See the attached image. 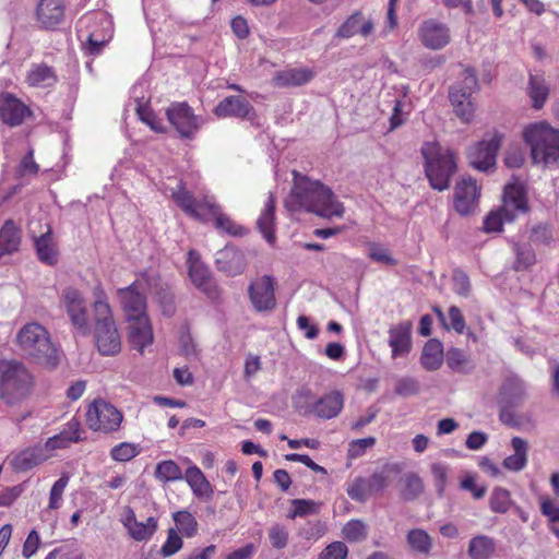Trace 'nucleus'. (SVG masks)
I'll return each mask as SVG.
<instances>
[{"label": "nucleus", "mask_w": 559, "mask_h": 559, "mask_svg": "<svg viewBox=\"0 0 559 559\" xmlns=\"http://www.w3.org/2000/svg\"><path fill=\"white\" fill-rule=\"evenodd\" d=\"M123 414L104 399H95L86 408L85 423L94 432L112 433L120 429Z\"/></svg>", "instance_id": "obj_7"}, {"label": "nucleus", "mask_w": 559, "mask_h": 559, "mask_svg": "<svg viewBox=\"0 0 559 559\" xmlns=\"http://www.w3.org/2000/svg\"><path fill=\"white\" fill-rule=\"evenodd\" d=\"M66 0H37L34 8V21L41 31H58L67 20Z\"/></svg>", "instance_id": "obj_9"}, {"label": "nucleus", "mask_w": 559, "mask_h": 559, "mask_svg": "<svg viewBox=\"0 0 559 559\" xmlns=\"http://www.w3.org/2000/svg\"><path fill=\"white\" fill-rule=\"evenodd\" d=\"M540 512L552 523L559 522V506L548 497L540 499Z\"/></svg>", "instance_id": "obj_64"}, {"label": "nucleus", "mask_w": 559, "mask_h": 559, "mask_svg": "<svg viewBox=\"0 0 559 559\" xmlns=\"http://www.w3.org/2000/svg\"><path fill=\"white\" fill-rule=\"evenodd\" d=\"M525 396V388L523 382L516 378L508 379L500 391V400L508 399L513 405H519Z\"/></svg>", "instance_id": "obj_45"}, {"label": "nucleus", "mask_w": 559, "mask_h": 559, "mask_svg": "<svg viewBox=\"0 0 559 559\" xmlns=\"http://www.w3.org/2000/svg\"><path fill=\"white\" fill-rule=\"evenodd\" d=\"M111 35L108 33L92 32L84 43V50L87 55L97 56L109 41Z\"/></svg>", "instance_id": "obj_56"}, {"label": "nucleus", "mask_w": 559, "mask_h": 559, "mask_svg": "<svg viewBox=\"0 0 559 559\" xmlns=\"http://www.w3.org/2000/svg\"><path fill=\"white\" fill-rule=\"evenodd\" d=\"M61 301L74 329L82 335H86L90 332V325L82 293L74 287H67L62 292Z\"/></svg>", "instance_id": "obj_12"}, {"label": "nucleus", "mask_w": 559, "mask_h": 559, "mask_svg": "<svg viewBox=\"0 0 559 559\" xmlns=\"http://www.w3.org/2000/svg\"><path fill=\"white\" fill-rule=\"evenodd\" d=\"M372 31V21L365 20L364 14L357 11L338 27L336 35L341 38H350L358 34L367 37Z\"/></svg>", "instance_id": "obj_31"}, {"label": "nucleus", "mask_w": 559, "mask_h": 559, "mask_svg": "<svg viewBox=\"0 0 559 559\" xmlns=\"http://www.w3.org/2000/svg\"><path fill=\"white\" fill-rule=\"evenodd\" d=\"M294 185L289 193L292 210H305L324 218L342 217L344 206L330 188L319 180L293 171Z\"/></svg>", "instance_id": "obj_1"}, {"label": "nucleus", "mask_w": 559, "mask_h": 559, "mask_svg": "<svg viewBox=\"0 0 559 559\" xmlns=\"http://www.w3.org/2000/svg\"><path fill=\"white\" fill-rule=\"evenodd\" d=\"M433 312L436 313L437 318L442 323L445 330H454L457 334H462L464 332L465 319L459 307L451 306L449 308V324L447 323V319L443 311L439 307H433Z\"/></svg>", "instance_id": "obj_44"}, {"label": "nucleus", "mask_w": 559, "mask_h": 559, "mask_svg": "<svg viewBox=\"0 0 559 559\" xmlns=\"http://www.w3.org/2000/svg\"><path fill=\"white\" fill-rule=\"evenodd\" d=\"M274 221L275 201L273 194H270L257 222L259 230L270 243L275 241Z\"/></svg>", "instance_id": "obj_37"}, {"label": "nucleus", "mask_w": 559, "mask_h": 559, "mask_svg": "<svg viewBox=\"0 0 559 559\" xmlns=\"http://www.w3.org/2000/svg\"><path fill=\"white\" fill-rule=\"evenodd\" d=\"M185 479L197 498L211 499L213 497V487L198 466H189L185 472Z\"/></svg>", "instance_id": "obj_33"}, {"label": "nucleus", "mask_w": 559, "mask_h": 559, "mask_svg": "<svg viewBox=\"0 0 559 559\" xmlns=\"http://www.w3.org/2000/svg\"><path fill=\"white\" fill-rule=\"evenodd\" d=\"M267 536L272 548L282 550L287 547L289 542V532L282 524H274L267 531Z\"/></svg>", "instance_id": "obj_57"}, {"label": "nucleus", "mask_w": 559, "mask_h": 559, "mask_svg": "<svg viewBox=\"0 0 559 559\" xmlns=\"http://www.w3.org/2000/svg\"><path fill=\"white\" fill-rule=\"evenodd\" d=\"M480 198V187L476 180L469 176L462 177L455 185L453 204L455 211L466 216L473 213Z\"/></svg>", "instance_id": "obj_14"}, {"label": "nucleus", "mask_w": 559, "mask_h": 559, "mask_svg": "<svg viewBox=\"0 0 559 559\" xmlns=\"http://www.w3.org/2000/svg\"><path fill=\"white\" fill-rule=\"evenodd\" d=\"M253 111L252 105L240 96H227L214 108V115L218 118H247Z\"/></svg>", "instance_id": "obj_27"}, {"label": "nucleus", "mask_w": 559, "mask_h": 559, "mask_svg": "<svg viewBox=\"0 0 559 559\" xmlns=\"http://www.w3.org/2000/svg\"><path fill=\"white\" fill-rule=\"evenodd\" d=\"M368 257L370 260L384 265L394 266L397 264L390 250L380 242L368 243Z\"/></svg>", "instance_id": "obj_54"}, {"label": "nucleus", "mask_w": 559, "mask_h": 559, "mask_svg": "<svg viewBox=\"0 0 559 559\" xmlns=\"http://www.w3.org/2000/svg\"><path fill=\"white\" fill-rule=\"evenodd\" d=\"M166 117L181 139H194L204 124V119L197 116L186 102L171 103L166 109Z\"/></svg>", "instance_id": "obj_8"}, {"label": "nucleus", "mask_w": 559, "mask_h": 559, "mask_svg": "<svg viewBox=\"0 0 559 559\" xmlns=\"http://www.w3.org/2000/svg\"><path fill=\"white\" fill-rule=\"evenodd\" d=\"M511 445L514 450V453L507 456L503 460L502 465L509 471L520 472L527 464L528 444L525 439L521 437H513L511 440Z\"/></svg>", "instance_id": "obj_34"}, {"label": "nucleus", "mask_w": 559, "mask_h": 559, "mask_svg": "<svg viewBox=\"0 0 559 559\" xmlns=\"http://www.w3.org/2000/svg\"><path fill=\"white\" fill-rule=\"evenodd\" d=\"M512 250L515 255L513 262V270L516 272H523L530 270L536 263V254L531 243H519L512 245Z\"/></svg>", "instance_id": "obj_41"}, {"label": "nucleus", "mask_w": 559, "mask_h": 559, "mask_svg": "<svg viewBox=\"0 0 559 559\" xmlns=\"http://www.w3.org/2000/svg\"><path fill=\"white\" fill-rule=\"evenodd\" d=\"M173 520L176 525L174 528L181 536L192 538L198 534L199 524L191 512L187 510L176 511L173 513Z\"/></svg>", "instance_id": "obj_43"}, {"label": "nucleus", "mask_w": 559, "mask_h": 559, "mask_svg": "<svg viewBox=\"0 0 559 559\" xmlns=\"http://www.w3.org/2000/svg\"><path fill=\"white\" fill-rule=\"evenodd\" d=\"M128 321V338L132 348L143 353L153 343V329L148 317Z\"/></svg>", "instance_id": "obj_23"}, {"label": "nucleus", "mask_w": 559, "mask_h": 559, "mask_svg": "<svg viewBox=\"0 0 559 559\" xmlns=\"http://www.w3.org/2000/svg\"><path fill=\"white\" fill-rule=\"evenodd\" d=\"M171 199L176 205L189 217L205 223L206 205L212 204L213 200L204 197L201 200L194 198V195L180 182L178 187L171 191Z\"/></svg>", "instance_id": "obj_17"}, {"label": "nucleus", "mask_w": 559, "mask_h": 559, "mask_svg": "<svg viewBox=\"0 0 559 559\" xmlns=\"http://www.w3.org/2000/svg\"><path fill=\"white\" fill-rule=\"evenodd\" d=\"M250 301L258 312L272 311L276 307L275 280L263 275L251 282L248 288Z\"/></svg>", "instance_id": "obj_13"}, {"label": "nucleus", "mask_w": 559, "mask_h": 559, "mask_svg": "<svg viewBox=\"0 0 559 559\" xmlns=\"http://www.w3.org/2000/svg\"><path fill=\"white\" fill-rule=\"evenodd\" d=\"M69 481L70 475L68 473H62L60 478L53 483L49 492V510H57L61 507L62 497Z\"/></svg>", "instance_id": "obj_51"}, {"label": "nucleus", "mask_w": 559, "mask_h": 559, "mask_svg": "<svg viewBox=\"0 0 559 559\" xmlns=\"http://www.w3.org/2000/svg\"><path fill=\"white\" fill-rule=\"evenodd\" d=\"M503 201L504 209L512 207L522 213H525L528 210L525 191L520 185H507L503 191Z\"/></svg>", "instance_id": "obj_42"}, {"label": "nucleus", "mask_w": 559, "mask_h": 559, "mask_svg": "<svg viewBox=\"0 0 559 559\" xmlns=\"http://www.w3.org/2000/svg\"><path fill=\"white\" fill-rule=\"evenodd\" d=\"M205 205V214L212 218L214 226L217 230L234 237H242L248 233L247 228L233 221L231 217L224 213L222 211V207L214 201L212 202V204Z\"/></svg>", "instance_id": "obj_26"}, {"label": "nucleus", "mask_w": 559, "mask_h": 559, "mask_svg": "<svg viewBox=\"0 0 559 559\" xmlns=\"http://www.w3.org/2000/svg\"><path fill=\"white\" fill-rule=\"evenodd\" d=\"M348 548L343 542H333L319 555L318 559H346Z\"/></svg>", "instance_id": "obj_61"}, {"label": "nucleus", "mask_w": 559, "mask_h": 559, "mask_svg": "<svg viewBox=\"0 0 559 559\" xmlns=\"http://www.w3.org/2000/svg\"><path fill=\"white\" fill-rule=\"evenodd\" d=\"M139 454V447L131 442H121L110 450V457L116 462H129Z\"/></svg>", "instance_id": "obj_55"}, {"label": "nucleus", "mask_w": 559, "mask_h": 559, "mask_svg": "<svg viewBox=\"0 0 559 559\" xmlns=\"http://www.w3.org/2000/svg\"><path fill=\"white\" fill-rule=\"evenodd\" d=\"M476 474L474 473H466L461 481H460V488L462 490L469 491L474 499L479 500L485 497L487 493V486L486 485H477L476 484Z\"/></svg>", "instance_id": "obj_58"}, {"label": "nucleus", "mask_w": 559, "mask_h": 559, "mask_svg": "<svg viewBox=\"0 0 559 559\" xmlns=\"http://www.w3.org/2000/svg\"><path fill=\"white\" fill-rule=\"evenodd\" d=\"M425 175L432 189L444 191L450 187L451 178L457 170V157L449 148L437 142H426L421 147Z\"/></svg>", "instance_id": "obj_2"}, {"label": "nucleus", "mask_w": 559, "mask_h": 559, "mask_svg": "<svg viewBox=\"0 0 559 559\" xmlns=\"http://www.w3.org/2000/svg\"><path fill=\"white\" fill-rule=\"evenodd\" d=\"M48 457L49 455L46 453V451H44L43 445L36 444L25 448L13 454L9 461V464L14 472L25 473L38 466L48 460Z\"/></svg>", "instance_id": "obj_21"}, {"label": "nucleus", "mask_w": 559, "mask_h": 559, "mask_svg": "<svg viewBox=\"0 0 559 559\" xmlns=\"http://www.w3.org/2000/svg\"><path fill=\"white\" fill-rule=\"evenodd\" d=\"M15 173L20 178L25 176H36L39 173V165L34 159V150L32 147L22 157Z\"/></svg>", "instance_id": "obj_60"}, {"label": "nucleus", "mask_w": 559, "mask_h": 559, "mask_svg": "<svg viewBox=\"0 0 559 559\" xmlns=\"http://www.w3.org/2000/svg\"><path fill=\"white\" fill-rule=\"evenodd\" d=\"M502 142V134L493 133L489 140L479 141L469 148V164L478 170H488L496 165L497 153Z\"/></svg>", "instance_id": "obj_15"}, {"label": "nucleus", "mask_w": 559, "mask_h": 559, "mask_svg": "<svg viewBox=\"0 0 559 559\" xmlns=\"http://www.w3.org/2000/svg\"><path fill=\"white\" fill-rule=\"evenodd\" d=\"M183 536L177 533L174 527L168 528L167 538L162 545L159 555L164 558L171 557L180 551L183 547Z\"/></svg>", "instance_id": "obj_53"}, {"label": "nucleus", "mask_w": 559, "mask_h": 559, "mask_svg": "<svg viewBox=\"0 0 559 559\" xmlns=\"http://www.w3.org/2000/svg\"><path fill=\"white\" fill-rule=\"evenodd\" d=\"M34 377L23 362L0 361V399L14 406L27 399L34 389Z\"/></svg>", "instance_id": "obj_3"}, {"label": "nucleus", "mask_w": 559, "mask_h": 559, "mask_svg": "<svg viewBox=\"0 0 559 559\" xmlns=\"http://www.w3.org/2000/svg\"><path fill=\"white\" fill-rule=\"evenodd\" d=\"M34 247L37 258L41 263L49 266H53L58 263L59 249L50 225L46 226L44 234L34 237Z\"/></svg>", "instance_id": "obj_24"}, {"label": "nucleus", "mask_w": 559, "mask_h": 559, "mask_svg": "<svg viewBox=\"0 0 559 559\" xmlns=\"http://www.w3.org/2000/svg\"><path fill=\"white\" fill-rule=\"evenodd\" d=\"M218 271L229 276L241 274L246 269V259L241 250L233 246H226L216 253L215 259Z\"/></svg>", "instance_id": "obj_22"}, {"label": "nucleus", "mask_w": 559, "mask_h": 559, "mask_svg": "<svg viewBox=\"0 0 559 559\" xmlns=\"http://www.w3.org/2000/svg\"><path fill=\"white\" fill-rule=\"evenodd\" d=\"M478 88V80L474 69L466 68L463 71L461 83L452 86L449 92V99L455 115L464 123H469L476 110L473 94Z\"/></svg>", "instance_id": "obj_6"}, {"label": "nucleus", "mask_w": 559, "mask_h": 559, "mask_svg": "<svg viewBox=\"0 0 559 559\" xmlns=\"http://www.w3.org/2000/svg\"><path fill=\"white\" fill-rule=\"evenodd\" d=\"M389 485V476L384 471L374 472L370 477H356L347 487L350 499L366 502L373 493L383 491Z\"/></svg>", "instance_id": "obj_16"}, {"label": "nucleus", "mask_w": 559, "mask_h": 559, "mask_svg": "<svg viewBox=\"0 0 559 559\" xmlns=\"http://www.w3.org/2000/svg\"><path fill=\"white\" fill-rule=\"evenodd\" d=\"M512 504L511 493L508 489L496 487L490 496L489 506L495 513H506Z\"/></svg>", "instance_id": "obj_47"}, {"label": "nucleus", "mask_w": 559, "mask_h": 559, "mask_svg": "<svg viewBox=\"0 0 559 559\" xmlns=\"http://www.w3.org/2000/svg\"><path fill=\"white\" fill-rule=\"evenodd\" d=\"M420 362L426 370H438L443 362V345L437 338L429 340L421 353Z\"/></svg>", "instance_id": "obj_35"}, {"label": "nucleus", "mask_w": 559, "mask_h": 559, "mask_svg": "<svg viewBox=\"0 0 559 559\" xmlns=\"http://www.w3.org/2000/svg\"><path fill=\"white\" fill-rule=\"evenodd\" d=\"M94 302L92 305L94 318L109 317L112 314L108 298L102 284L94 286L92 292Z\"/></svg>", "instance_id": "obj_48"}, {"label": "nucleus", "mask_w": 559, "mask_h": 559, "mask_svg": "<svg viewBox=\"0 0 559 559\" xmlns=\"http://www.w3.org/2000/svg\"><path fill=\"white\" fill-rule=\"evenodd\" d=\"M194 252H189V276L197 288L205 293L209 297H214L217 293L216 285L213 282L210 270L199 261L193 259Z\"/></svg>", "instance_id": "obj_25"}, {"label": "nucleus", "mask_w": 559, "mask_h": 559, "mask_svg": "<svg viewBox=\"0 0 559 559\" xmlns=\"http://www.w3.org/2000/svg\"><path fill=\"white\" fill-rule=\"evenodd\" d=\"M140 283L135 281L128 287L117 290V296L127 320L148 317L146 313V297L140 292Z\"/></svg>", "instance_id": "obj_18"}, {"label": "nucleus", "mask_w": 559, "mask_h": 559, "mask_svg": "<svg viewBox=\"0 0 559 559\" xmlns=\"http://www.w3.org/2000/svg\"><path fill=\"white\" fill-rule=\"evenodd\" d=\"M94 338L97 349L103 356H115L121 350V338L114 316L94 318Z\"/></svg>", "instance_id": "obj_11"}, {"label": "nucleus", "mask_w": 559, "mask_h": 559, "mask_svg": "<svg viewBox=\"0 0 559 559\" xmlns=\"http://www.w3.org/2000/svg\"><path fill=\"white\" fill-rule=\"evenodd\" d=\"M424 490V483L421 478L415 474L409 473L404 477V487L401 491L402 498L406 501L415 500Z\"/></svg>", "instance_id": "obj_49"}, {"label": "nucleus", "mask_w": 559, "mask_h": 559, "mask_svg": "<svg viewBox=\"0 0 559 559\" xmlns=\"http://www.w3.org/2000/svg\"><path fill=\"white\" fill-rule=\"evenodd\" d=\"M419 37L425 47L439 50L450 43V29L443 23L429 20L421 24Z\"/></svg>", "instance_id": "obj_20"}, {"label": "nucleus", "mask_w": 559, "mask_h": 559, "mask_svg": "<svg viewBox=\"0 0 559 559\" xmlns=\"http://www.w3.org/2000/svg\"><path fill=\"white\" fill-rule=\"evenodd\" d=\"M508 217L507 209L491 211L484 219V230L486 233H499L502 230L503 222Z\"/></svg>", "instance_id": "obj_59"}, {"label": "nucleus", "mask_w": 559, "mask_h": 559, "mask_svg": "<svg viewBox=\"0 0 559 559\" xmlns=\"http://www.w3.org/2000/svg\"><path fill=\"white\" fill-rule=\"evenodd\" d=\"M22 230L13 219H7L0 228V259L19 251Z\"/></svg>", "instance_id": "obj_30"}, {"label": "nucleus", "mask_w": 559, "mask_h": 559, "mask_svg": "<svg viewBox=\"0 0 559 559\" xmlns=\"http://www.w3.org/2000/svg\"><path fill=\"white\" fill-rule=\"evenodd\" d=\"M344 538L350 543H358L367 538V525L361 520L348 521L342 530Z\"/></svg>", "instance_id": "obj_50"}, {"label": "nucleus", "mask_w": 559, "mask_h": 559, "mask_svg": "<svg viewBox=\"0 0 559 559\" xmlns=\"http://www.w3.org/2000/svg\"><path fill=\"white\" fill-rule=\"evenodd\" d=\"M495 551V540L489 536L478 535L469 540L467 552L471 559H490Z\"/></svg>", "instance_id": "obj_39"}, {"label": "nucleus", "mask_w": 559, "mask_h": 559, "mask_svg": "<svg viewBox=\"0 0 559 559\" xmlns=\"http://www.w3.org/2000/svg\"><path fill=\"white\" fill-rule=\"evenodd\" d=\"M406 542L413 552L424 556H429L433 546L431 536L423 528L408 531Z\"/></svg>", "instance_id": "obj_40"}, {"label": "nucleus", "mask_w": 559, "mask_h": 559, "mask_svg": "<svg viewBox=\"0 0 559 559\" xmlns=\"http://www.w3.org/2000/svg\"><path fill=\"white\" fill-rule=\"evenodd\" d=\"M412 330L413 323L411 321L401 322L389 329L388 343L391 347L393 359L404 357L412 350Z\"/></svg>", "instance_id": "obj_19"}, {"label": "nucleus", "mask_w": 559, "mask_h": 559, "mask_svg": "<svg viewBox=\"0 0 559 559\" xmlns=\"http://www.w3.org/2000/svg\"><path fill=\"white\" fill-rule=\"evenodd\" d=\"M131 537L138 542L150 539L157 528V521L155 518H147L146 522H139L134 519V513L131 511V518L124 522Z\"/></svg>", "instance_id": "obj_38"}, {"label": "nucleus", "mask_w": 559, "mask_h": 559, "mask_svg": "<svg viewBox=\"0 0 559 559\" xmlns=\"http://www.w3.org/2000/svg\"><path fill=\"white\" fill-rule=\"evenodd\" d=\"M528 240L531 245L549 246L554 240L552 228L549 224L538 223L532 227Z\"/></svg>", "instance_id": "obj_52"}, {"label": "nucleus", "mask_w": 559, "mask_h": 559, "mask_svg": "<svg viewBox=\"0 0 559 559\" xmlns=\"http://www.w3.org/2000/svg\"><path fill=\"white\" fill-rule=\"evenodd\" d=\"M154 476L164 483L176 481L182 478V472L175 461L165 460L156 465Z\"/></svg>", "instance_id": "obj_46"}, {"label": "nucleus", "mask_w": 559, "mask_h": 559, "mask_svg": "<svg viewBox=\"0 0 559 559\" xmlns=\"http://www.w3.org/2000/svg\"><path fill=\"white\" fill-rule=\"evenodd\" d=\"M34 110L15 94H0V121L9 128H17L34 119Z\"/></svg>", "instance_id": "obj_10"}, {"label": "nucleus", "mask_w": 559, "mask_h": 559, "mask_svg": "<svg viewBox=\"0 0 559 559\" xmlns=\"http://www.w3.org/2000/svg\"><path fill=\"white\" fill-rule=\"evenodd\" d=\"M344 406V397L341 392L332 391L318 401L311 407V412L321 419H331L336 417Z\"/></svg>", "instance_id": "obj_28"}, {"label": "nucleus", "mask_w": 559, "mask_h": 559, "mask_svg": "<svg viewBox=\"0 0 559 559\" xmlns=\"http://www.w3.org/2000/svg\"><path fill=\"white\" fill-rule=\"evenodd\" d=\"M16 342L21 350L37 362L49 368L58 365L59 354L51 342L49 332L39 323L25 324L16 335Z\"/></svg>", "instance_id": "obj_4"}, {"label": "nucleus", "mask_w": 559, "mask_h": 559, "mask_svg": "<svg viewBox=\"0 0 559 559\" xmlns=\"http://www.w3.org/2000/svg\"><path fill=\"white\" fill-rule=\"evenodd\" d=\"M523 139L531 147L534 163L547 166L559 160V129L547 121L527 124L523 130Z\"/></svg>", "instance_id": "obj_5"}, {"label": "nucleus", "mask_w": 559, "mask_h": 559, "mask_svg": "<svg viewBox=\"0 0 559 559\" xmlns=\"http://www.w3.org/2000/svg\"><path fill=\"white\" fill-rule=\"evenodd\" d=\"M527 95L534 109H542L549 96V86L543 75L530 74Z\"/></svg>", "instance_id": "obj_36"}, {"label": "nucleus", "mask_w": 559, "mask_h": 559, "mask_svg": "<svg viewBox=\"0 0 559 559\" xmlns=\"http://www.w3.org/2000/svg\"><path fill=\"white\" fill-rule=\"evenodd\" d=\"M57 74L52 67L46 63L32 64L25 82L31 87L48 88L57 83Z\"/></svg>", "instance_id": "obj_32"}, {"label": "nucleus", "mask_w": 559, "mask_h": 559, "mask_svg": "<svg viewBox=\"0 0 559 559\" xmlns=\"http://www.w3.org/2000/svg\"><path fill=\"white\" fill-rule=\"evenodd\" d=\"M313 78L314 72L310 68H290L276 72L273 83L278 87H294L305 85Z\"/></svg>", "instance_id": "obj_29"}, {"label": "nucleus", "mask_w": 559, "mask_h": 559, "mask_svg": "<svg viewBox=\"0 0 559 559\" xmlns=\"http://www.w3.org/2000/svg\"><path fill=\"white\" fill-rule=\"evenodd\" d=\"M445 359L449 368L454 371H461L467 364V356L462 349L456 347H452L447 352Z\"/></svg>", "instance_id": "obj_63"}, {"label": "nucleus", "mask_w": 559, "mask_h": 559, "mask_svg": "<svg viewBox=\"0 0 559 559\" xmlns=\"http://www.w3.org/2000/svg\"><path fill=\"white\" fill-rule=\"evenodd\" d=\"M376 444L374 437H368L362 439L353 440L348 448V457L357 459L365 454L368 448H372Z\"/></svg>", "instance_id": "obj_62"}]
</instances>
